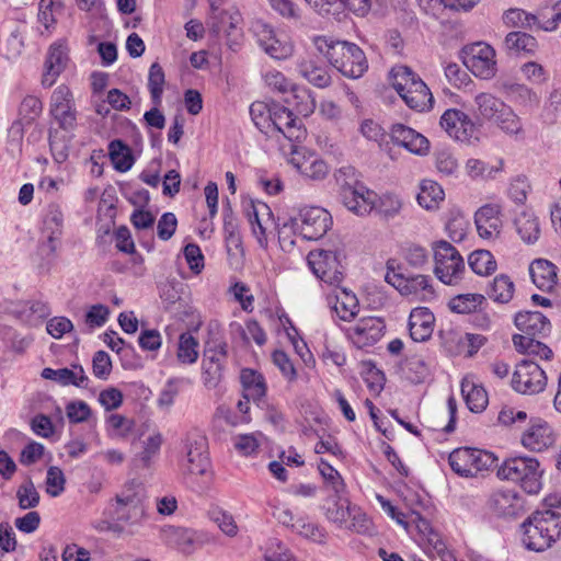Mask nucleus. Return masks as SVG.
Wrapping results in <instances>:
<instances>
[{"mask_svg": "<svg viewBox=\"0 0 561 561\" xmlns=\"http://www.w3.org/2000/svg\"><path fill=\"white\" fill-rule=\"evenodd\" d=\"M514 322L519 331L531 337L546 336L551 330L550 321L539 311H519Z\"/></svg>", "mask_w": 561, "mask_h": 561, "instance_id": "obj_23", "label": "nucleus"}, {"mask_svg": "<svg viewBox=\"0 0 561 561\" xmlns=\"http://www.w3.org/2000/svg\"><path fill=\"white\" fill-rule=\"evenodd\" d=\"M514 283L510 276L500 274L490 284L486 294L490 299L499 304H507L514 295Z\"/></svg>", "mask_w": 561, "mask_h": 561, "instance_id": "obj_38", "label": "nucleus"}, {"mask_svg": "<svg viewBox=\"0 0 561 561\" xmlns=\"http://www.w3.org/2000/svg\"><path fill=\"white\" fill-rule=\"evenodd\" d=\"M16 499L21 510H31L39 504L41 495L31 478L18 488Z\"/></svg>", "mask_w": 561, "mask_h": 561, "instance_id": "obj_55", "label": "nucleus"}, {"mask_svg": "<svg viewBox=\"0 0 561 561\" xmlns=\"http://www.w3.org/2000/svg\"><path fill=\"white\" fill-rule=\"evenodd\" d=\"M50 114L65 130H72L77 126L75 101L67 85L61 84L51 93Z\"/></svg>", "mask_w": 561, "mask_h": 561, "instance_id": "obj_15", "label": "nucleus"}, {"mask_svg": "<svg viewBox=\"0 0 561 561\" xmlns=\"http://www.w3.org/2000/svg\"><path fill=\"white\" fill-rule=\"evenodd\" d=\"M496 460L493 453L469 447L457 448L448 457L451 470L465 478L476 477L479 472L490 470L495 466Z\"/></svg>", "mask_w": 561, "mask_h": 561, "instance_id": "obj_5", "label": "nucleus"}, {"mask_svg": "<svg viewBox=\"0 0 561 561\" xmlns=\"http://www.w3.org/2000/svg\"><path fill=\"white\" fill-rule=\"evenodd\" d=\"M250 115L254 125L266 135V130L272 126V103L253 102L250 106Z\"/></svg>", "mask_w": 561, "mask_h": 561, "instance_id": "obj_54", "label": "nucleus"}, {"mask_svg": "<svg viewBox=\"0 0 561 561\" xmlns=\"http://www.w3.org/2000/svg\"><path fill=\"white\" fill-rule=\"evenodd\" d=\"M416 199L420 206L426 209H432L444 199V191L438 183L431 180H424L421 183Z\"/></svg>", "mask_w": 561, "mask_h": 561, "instance_id": "obj_44", "label": "nucleus"}, {"mask_svg": "<svg viewBox=\"0 0 561 561\" xmlns=\"http://www.w3.org/2000/svg\"><path fill=\"white\" fill-rule=\"evenodd\" d=\"M318 469L325 483L331 488L336 496H340L345 491V483L340 472L334 469L327 460L320 459Z\"/></svg>", "mask_w": 561, "mask_h": 561, "instance_id": "obj_53", "label": "nucleus"}, {"mask_svg": "<svg viewBox=\"0 0 561 561\" xmlns=\"http://www.w3.org/2000/svg\"><path fill=\"white\" fill-rule=\"evenodd\" d=\"M336 497L334 504L327 510V518L339 527L345 528L353 514V507L350 506L347 501H343L341 495Z\"/></svg>", "mask_w": 561, "mask_h": 561, "instance_id": "obj_56", "label": "nucleus"}, {"mask_svg": "<svg viewBox=\"0 0 561 561\" xmlns=\"http://www.w3.org/2000/svg\"><path fill=\"white\" fill-rule=\"evenodd\" d=\"M228 344L222 339L211 337L205 342L202 364L226 366Z\"/></svg>", "mask_w": 561, "mask_h": 561, "instance_id": "obj_34", "label": "nucleus"}, {"mask_svg": "<svg viewBox=\"0 0 561 561\" xmlns=\"http://www.w3.org/2000/svg\"><path fill=\"white\" fill-rule=\"evenodd\" d=\"M435 318L428 308H414L409 317L410 336L415 342H425L432 336Z\"/></svg>", "mask_w": 561, "mask_h": 561, "instance_id": "obj_24", "label": "nucleus"}, {"mask_svg": "<svg viewBox=\"0 0 561 561\" xmlns=\"http://www.w3.org/2000/svg\"><path fill=\"white\" fill-rule=\"evenodd\" d=\"M554 443L552 428L545 421L533 423L522 436V444L531 451H542Z\"/></svg>", "mask_w": 561, "mask_h": 561, "instance_id": "obj_22", "label": "nucleus"}, {"mask_svg": "<svg viewBox=\"0 0 561 561\" xmlns=\"http://www.w3.org/2000/svg\"><path fill=\"white\" fill-rule=\"evenodd\" d=\"M536 24L535 27L547 32L554 31L561 23V0L557 1L551 7L541 8L537 14H535Z\"/></svg>", "mask_w": 561, "mask_h": 561, "instance_id": "obj_43", "label": "nucleus"}, {"mask_svg": "<svg viewBox=\"0 0 561 561\" xmlns=\"http://www.w3.org/2000/svg\"><path fill=\"white\" fill-rule=\"evenodd\" d=\"M341 198L347 209L356 215L369 214L373 209V192L358 185L341 192Z\"/></svg>", "mask_w": 561, "mask_h": 561, "instance_id": "obj_28", "label": "nucleus"}, {"mask_svg": "<svg viewBox=\"0 0 561 561\" xmlns=\"http://www.w3.org/2000/svg\"><path fill=\"white\" fill-rule=\"evenodd\" d=\"M293 531L313 542L325 543L327 533L324 528L308 518H296Z\"/></svg>", "mask_w": 561, "mask_h": 561, "instance_id": "obj_45", "label": "nucleus"}, {"mask_svg": "<svg viewBox=\"0 0 561 561\" xmlns=\"http://www.w3.org/2000/svg\"><path fill=\"white\" fill-rule=\"evenodd\" d=\"M307 260L312 273L322 282L336 287L342 283L344 276L339 252L313 250Z\"/></svg>", "mask_w": 561, "mask_h": 561, "instance_id": "obj_8", "label": "nucleus"}, {"mask_svg": "<svg viewBox=\"0 0 561 561\" xmlns=\"http://www.w3.org/2000/svg\"><path fill=\"white\" fill-rule=\"evenodd\" d=\"M64 213L60 205L51 203L48 205L43 219V234L46 237L51 253H55L62 236Z\"/></svg>", "mask_w": 561, "mask_h": 561, "instance_id": "obj_21", "label": "nucleus"}, {"mask_svg": "<svg viewBox=\"0 0 561 561\" xmlns=\"http://www.w3.org/2000/svg\"><path fill=\"white\" fill-rule=\"evenodd\" d=\"M391 140L408 151L424 156L430 150V141L425 136L403 124H394L390 130Z\"/></svg>", "mask_w": 561, "mask_h": 561, "instance_id": "obj_20", "label": "nucleus"}, {"mask_svg": "<svg viewBox=\"0 0 561 561\" xmlns=\"http://www.w3.org/2000/svg\"><path fill=\"white\" fill-rule=\"evenodd\" d=\"M392 87L402 98V93H409L416 82L422 79L408 66H396L391 69Z\"/></svg>", "mask_w": 561, "mask_h": 561, "instance_id": "obj_40", "label": "nucleus"}, {"mask_svg": "<svg viewBox=\"0 0 561 561\" xmlns=\"http://www.w3.org/2000/svg\"><path fill=\"white\" fill-rule=\"evenodd\" d=\"M421 545L430 557H439L443 559L447 553L446 543L443 541L442 536L435 530L430 531V534L421 538Z\"/></svg>", "mask_w": 561, "mask_h": 561, "instance_id": "obj_60", "label": "nucleus"}, {"mask_svg": "<svg viewBox=\"0 0 561 561\" xmlns=\"http://www.w3.org/2000/svg\"><path fill=\"white\" fill-rule=\"evenodd\" d=\"M265 83L273 90L282 93L291 92L297 100V111L308 115L316 108V102L307 89L297 88L279 71H268L264 76Z\"/></svg>", "mask_w": 561, "mask_h": 561, "instance_id": "obj_16", "label": "nucleus"}, {"mask_svg": "<svg viewBox=\"0 0 561 561\" xmlns=\"http://www.w3.org/2000/svg\"><path fill=\"white\" fill-rule=\"evenodd\" d=\"M547 385L545 370L535 362L524 359L516 365L512 377V387L523 394L541 392Z\"/></svg>", "mask_w": 561, "mask_h": 561, "instance_id": "obj_9", "label": "nucleus"}, {"mask_svg": "<svg viewBox=\"0 0 561 561\" xmlns=\"http://www.w3.org/2000/svg\"><path fill=\"white\" fill-rule=\"evenodd\" d=\"M333 311L346 322H351L359 312V302L356 295L346 288H337L334 296L329 297Z\"/></svg>", "mask_w": 561, "mask_h": 561, "instance_id": "obj_27", "label": "nucleus"}, {"mask_svg": "<svg viewBox=\"0 0 561 561\" xmlns=\"http://www.w3.org/2000/svg\"><path fill=\"white\" fill-rule=\"evenodd\" d=\"M439 124L457 141L472 144L479 139V127L466 113L458 108L446 110Z\"/></svg>", "mask_w": 561, "mask_h": 561, "instance_id": "obj_10", "label": "nucleus"}, {"mask_svg": "<svg viewBox=\"0 0 561 561\" xmlns=\"http://www.w3.org/2000/svg\"><path fill=\"white\" fill-rule=\"evenodd\" d=\"M46 492L53 496H59L65 491L66 477L57 466H50L46 474Z\"/></svg>", "mask_w": 561, "mask_h": 561, "instance_id": "obj_58", "label": "nucleus"}, {"mask_svg": "<svg viewBox=\"0 0 561 561\" xmlns=\"http://www.w3.org/2000/svg\"><path fill=\"white\" fill-rule=\"evenodd\" d=\"M313 44L317 51L346 78L358 79L368 70L365 53L354 43L314 36Z\"/></svg>", "mask_w": 561, "mask_h": 561, "instance_id": "obj_1", "label": "nucleus"}, {"mask_svg": "<svg viewBox=\"0 0 561 561\" xmlns=\"http://www.w3.org/2000/svg\"><path fill=\"white\" fill-rule=\"evenodd\" d=\"M517 233L527 243H535L540 234V228L537 217L529 211H522L515 218Z\"/></svg>", "mask_w": 561, "mask_h": 561, "instance_id": "obj_37", "label": "nucleus"}, {"mask_svg": "<svg viewBox=\"0 0 561 561\" xmlns=\"http://www.w3.org/2000/svg\"><path fill=\"white\" fill-rule=\"evenodd\" d=\"M434 273L446 285H455L465 272V262L458 250L447 241H438L433 247Z\"/></svg>", "mask_w": 561, "mask_h": 561, "instance_id": "obj_6", "label": "nucleus"}, {"mask_svg": "<svg viewBox=\"0 0 561 561\" xmlns=\"http://www.w3.org/2000/svg\"><path fill=\"white\" fill-rule=\"evenodd\" d=\"M290 228L306 240L322 238L332 227L331 214L318 206H306L291 216L288 221Z\"/></svg>", "mask_w": 561, "mask_h": 561, "instance_id": "obj_4", "label": "nucleus"}, {"mask_svg": "<svg viewBox=\"0 0 561 561\" xmlns=\"http://www.w3.org/2000/svg\"><path fill=\"white\" fill-rule=\"evenodd\" d=\"M505 48L512 53L534 55L538 49L537 39L524 32H511L504 39Z\"/></svg>", "mask_w": 561, "mask_h": 561, "instance_id": "obj_36", "label": "nucleus"}, {"mask_svg": "<svg viewBox=\"0 0 561 561\" xmlns=\"http://www.w3.org/2000/svg\"><path fill=\"white\" fill-rule=\"evenodd\" d=\"M533 283L540 289L549 291L557 284V266L548 260L537 259L529 266Z\"/></svg>", "mask_w": 561, "mask_h": 561, "instance_id": "obj_29", "label": "nucleus"}, {"mask_svg": "<svg viewBox=\"0 0 561 561\" xmlns=\"http://www.w3.org/2000/svg\"><path fill=\"white\" fill-rule=\"evenodd\" d=\"M385 279L403 296L413 295L423 301L435 298V290L431 284V277L427 275L405 276L388 270Z\"/></svg>", "mask_w": 561, "mask_h": 561, "instance_id": "obj_12", "label": "nucleus"}, {"mask_svg": "<svg viewBox=\"0 0 561 561\" xmlns=\"http://www.w3.org/2000/svg\"><path fill=\"white\" fill-rule=\"evenodd\" d=\"M493 121L507 134L517 135L523 129L520 118L508 105L504 110H501V113H499Z\"/></svg>", "mask_w": 561, "mask_h": 561, "instance_id": "obj_57", "label": "nucleus"}, {"mask_svg": "<svg viewBox=\"0 0 561 561\" xmlns=\"http://www.w3.org/2000/svg\"><path fill=\"white\" fill-rule=\"evenodd\" d=\"M499 214L500 209L496 205H484L477 210L474 222L481 238L492 239L500 233L502 221Z\"/></svg>", "mask_w": 561, "mask_h": 561, "instance_id": "obj_25", "label": "nucleus"}, {"mask_svg": "<svg viewBox=\"0 0 561 561\" xmlns=\"http://www.w3.org/2000/svg\"><path fill=\"white\" fill-rule=\"evenodd\" d=\"M145 489L141 482L131 480L128 481L123 490L116 494V506H134L135 515L139 514V505L144 504Z\"/></svg>", "mask_w": 561, "mask_h": 561, "instance_id": "obj_32", "label": "nucleus"}, {"mask_svg": "<svg viewBox=\"0 0 561 561\" xmlns=\"http://www.w3.org/2000/svg\"><path fill=\"white\" fill-rule=\"evenodd\" d=\"M407 263L414 267L421 268L428 263V253L426 249L417 244H410L403 251Z\"/></svg>", "mask_w": 561, "mask_h": 561, "instance_id": "obj_63", "label": "nucleus"}, {"mask_svg": "<svg viewBox=\"0 0 561 561\" xmlns=\"http://www.w3.org/2000/svg\"><path fill=\"white\" fill-rule=\"evenodd\" d=\"M245 211L255 239L261 248L266 249L268 245V234L276 229L270 206L260 201H251Z\"/></svg>", "mask_w": 561, "mask_h": 561, "instance_id": "obj_14", "label": "nucleus"}, {"mask_svg": "<svg viewBox=\"0 0 561 561\" xmlns=\"http://www.w3.org/2000/svg\"><path fill=\"white\" fill-rule=\"evenodd\" d=\"M41 376L44 379L56 381L64 387L72 385L79 388H87L89 383V377H78V374L69 368L53 369L47 367L42 370Z\"/></svg>", "mask_w": 561, "mask_h": 561, "instance_id": "obj_35", "label": "nucleus"}, {"mask_svg": "<svg viewBox=\"0 0 561 561\" xmlns=\"http://www.w3.org/2000/svg\"><path fill=\"white\" fill-rule=\"evenodd\" d=\"M162 445V435L156 433L144 443V450L134 459L136 468H149L152 458L159 453Z\"/></svg>", "mask_w": 561, "mask_h": 561, "instance_id": "obj_50", "label": "nucleus"}, {"mask_svg": "<svg viewBox=\"0 0 561 561\" xmlns=\"http://www.w3.org/2000/svg\"><path fill=\"white\" fill-rule=\"evenodd\" d=\"M92 369L96 378L106 380L112 371V360L104 351H98L92 359Z\"/></svg>", "mask_w": 561, "mask_h": 561, "instance_id": "obj_64", "label": "nucleus"}, {"mask_svg": "<svg viewBox=\"0 0 561 561\" xmlns=\"http://www.w3.org/2000/svg\"><path fill=\"white\" fill-rule=\"evenodd\" d=\"M299 73L317 88L323 89L331 84V76L325 67L312 59H304L298 65Z\"/></svg>", "mask_w": 561, "mask_h": 561, "instance_id": "obj_33", "label": "nucleus"}, {"mask_svg": "<svg viewBox=\"0 0 561 561\" xmlns=\"http://www.w3.org/2000/svg\"><path fill=\"white\" fill-rule=\"evenodd\" d=\"M108 154L114 168L119 172L128 171L134 164V158L129 147L119 139L110 142Z\"/></svg>", "mask_w": 561, "mask_h": 561, "instance_id": "obj_42", "label": "nucleus"}, {"mask_svg": "<svg viewBox=\"0 0 561 561\" xmlns=\"http://www.w3.org/2000/svg\"><path fill=\"white\" fill-rule=\"evenodd\" d=\"M543 469L533 457L506 459L497 469V477L518 484L528 494H538L542 488Z\"/></svg>", "mask_w": 561, "mask_h": 561, "instance_id": "obj_3", "label": "nucleus"}, {"mask_svg": "<svg viewBox=\"0 0 561 561\" xmlns=\"http://www.w3.org/2000/svg\"><path fill=\"white\" fill-rule=\"evenodd\" d=\"M506 93L511 101L524 107H534L539 104V95L525 84L513 83L506 85Z\"/></svg>", "mask_w": 561, "mask_h": 561, "instance_id": "obj_46", "label": "nucleus"}, {"mask_svg": "<svg viewBox=\"0 0 561 561\" xmlns=\"http://www.w3.org/2000/svg\"><path fill=\"white\" fill-rule=\"evenodd\" d=\"M489 508L503 517H516L524 512V500L515 490L494 491L488 501Z\"/></svg>", "mask_w": 561, "mask_h": 561, "instance_id": "obj_19", "label": "nucleus"}, {"mask_svg": "<svg viewBox=\"0 0 561 561\" xmlns=\"http://www.w3.org/2000/svg\"><path fill=\"white\" fill-rule=\"evenodd\" d=\"M386 329L385 321L377 317H366L346 330L347 337L358 347L364 348L378 342Z\"/></svg>", "mask_w": 561, "mask_h": 561, "instance_id": "obj_18", "label": "nucleus"}, {"mask_svg": "<svg viewBox=\"0 0 561 561\" xmlns=\"http://www.w3.org/2000/svg\"><path fill=\"white\" fill-rule=\"evenodd\" d=\"M71 136L51 130L49 133V147L54 160L57 163H64L69 157Z\"/></svg>", "mask_w": 561, "mask_h": 561, "instance_id": "obj_49", "label": "nucleus"}, {"mask_svg": "<svg viewBox=\"0 0 561 561\" xmlns=\"http://www.w3.org/2000/svg\"><path fill=\"white\" fill-rule=\"evenodd\" d=\"M254 33L260 47L274 59H286L291 56L294 47L285 36L278 35L275 30L264 23L257 22L254 25Z\"/></svg>", "mask_w": 561, "mask_h": 561, "instance_id": "obj_17", "label": "nucleus"}, {"mask_svg": "<svg viewBox=\"0 0 561 561\" xmlns=\"http://www.w3.org/2000/svg\"><path fill=\"white\" fill-rule=\"evenodd\" d=\"M504 21L512 26L533 30L536 24L535 14L528 13L522 9H510L504 13Z\"/></svg>", "mask_w": 561, "mask_h": 561, "instance_id": "obj_62", "label": "nucleus"}, {"mask_svg": "<svg viewBox=\"0 0 561 561\" xmlns=\"http://www.w3.org/2000/svg\"><path fill=\"white\" fill-rule=\"evenodd\" d=\"M175 536L179 548L185 553H191L203 545L199 535L192 529L180 528Z\"/></svg>", "mask_w": 561, "mask_h": 561, "instance_id": "obj_61", "label": "nucleus"}, {"mask_svg": "<svg viewBox=\"0 0 561 561\" xmlns=\"http://www.w3.org/2000/svg\"><path fill=\"white\" fill-rule=\"evenodd\" d=\"M461 393L471 412L480 413L486 408L489 399L482 386L476 385L473 381L465 378L461 382Z\"/></svg>", "mask_w": 561, "mask_h": 561, "instance_id": "obj_31", "label": "nucleus"}, {"mask_svg": "<svg viewBox=\"0 0 561 561\" xmlns=\"http://www.w3.org/2000/svg\"><path fill=\"white\" fill-rule=\"evenodd\" d=\"M271 128L266 130V136L276 138L277 140L283 137L295 147V144L301 142L307 135V130L302 121L279 103H272V122Z\"/></svg>", "mask_w": 561, "mask_h": 561, "instance_id": "obj_7", "label": "nucleus"}, {"mask_svg": "<svg viewBox=\"0 0 561 561\" xmlns=\"http://www.w3.org/2000/svg\"><path fill=\"white\" fill-rule=\"evenodd\" d=\"M165 76L162 67L158 62H153L149 68L148 89L154 105H159L162 100Z\"/></svg>", "mask_w": 561, "mask_h": 561, "instance_id": "obj_51", "label": "nucleus"}, {"mask_svg": "<svg viewBox=\"0 0 561 561\" xmlns=\"http://www.w3.org/2000/svg\"><path fill=\"white\" fill-rule=\"evenodd\" d=\"M198 341L188 332L179 337L176 357L182 364H194L198 358Z\"/></svg>", "mask_w": 561, "mask_h": 561, "instance_id": "obj_48", "label": "nucleus"}, {"mask_svg": "<svg viewBox=\"0 0 561 561\" xmlns=\"http://www.w3.org/2000/svg\"><path fill=\"white\" fill-rule=\"evenodd\" d=\"M523 543L531 551L542 552L561 537V514L537 511L523 523Z\"/></svg>", "mask_w": 561, "mask_h": 561, "instance_id": "obj_2", "label": "nucleus"}, {"mask_svg": "<svg viewBox=\"0 0 561 561\" xmlns=\"http://www.w3.org/2000/svg\"><path fill=\"white\" fill-rule=\"evenodd\" d=\"M67 60L66 48L62 45L54 44L49 47L42 78V84L44 87L49 88L56 82L57 78L65 69Z\"/></svg>", "mask_w": 561, "mask_h": 561, "instance_id": "obj_26", "label": "nucleus"}, {"mask_svg": "<svg viewBox=\"0 0 561 561\" xmlns=\"http://www.w3.org/2000/svg\"><path fill=\"white\" fill-rule=\"evenodd\" d=\"M481 294H462L450 299L448 306L456 313H471L484 301Z\"/></svg>", "mask_w": 561, "mask_h": 561, "instance_id": "obj_52", "label": "nucleus"}, {"mask_svg": "<svg viewBox=\"0 0 561 561\" xmlns=\"http://www.w3.org/2000/svg\"><path fill=\"white\" fill-rule=\"evenodd\" d=\"M478 115L484 119L493 121L501 110L507 105L491 93L481 92L474 96Z\"/></svg>", "mask_w": 561, "mask_h": 561, "instance_id": "obj_39", "label": "nucleus"}, {"mask_svg": "<svg viewBox=\"0 0 561 561\" xmlns=\"http://www.w3.org/2000/svg\"><path fill=\"white\" fill-rule=\"evenodd\" d=\"M264 561H298L291 550L278 541L277 539L270 540L265 553Z\"/></svg>", "mask_w": 561, "mask_h": 561, "instance_id": "obj_59", "label": "nucleus"}, {"mask_svg": "<svg viewBox=\"0 0 561 561\" xmlns=\"http://www.w3.org/2000/svg\"><path fill=\"white\" fill-rule=\"evenodd\" d=\"M463 64L476 77L489 80L496 73L495 50L485 43H474L467 48Z\"/></svg>", "mask_w": 561, "mask_h": 561, "instance_id": "obj_13", "label": "nucleus"}, {"mask_svg": "<svg viewBox=\"0 0 561 561\" xmlns=\"http://www.w3.org/2000/svg\"><path fill=\"white\" fill-rule=\"evenodd\" d=\"M241 382L244 388V398L260 400L265 396L266 387L264 378L261 374L252 369H243L241 371Z\"/></svg>", "mask_w": 561, "mask_h": 561, "instance_id": "obj_41", "label": "nucleus"}, {"mask_svg": "<svg viewBox=\"0 0 561 561\" xmlns=\"http://www.w3.org/2000/svg\"><path fill=\"white\" fill-rule=\"evenodd\" d=\"M468 264L478 275H490L496 270V261L488 250H476L468 257Z\"/></svg>", "mask_w": 561, "mask_h": 561, "instance_id": "obj_47", "label": "nucleus"}, {"mask_svg": "<svg viewBox=\"0 0 561 561\" xmlns=\"http://www.w3.org/2000/svg\"><path fill=\"white\" fill-rule=\"evenodd\" d=\"M184 459L182 468L185 473L204 476L209 468L208 444L205 436L190 434L184 442Z\"/></svg>", "mask_w": 561, "mask_h": 561, "instance_id": "obj_11", "label": "nucleus"}, {"mask_svg": "<svg viewBox=\"0 0 561 561\" xmlns=\"http://www.w3.org/2000/svg\"><path fill=\"white\" fill-rule=\"evenodd\" d=\"M402 100L416 112L430 111L434 103L433 94L423 80L416 82L409 93H402Z\"/></svg>", "mask_w": 561, "mask_h": 561, "instance_id": "obj_30", "label": "nucleus"}]
</instances>
